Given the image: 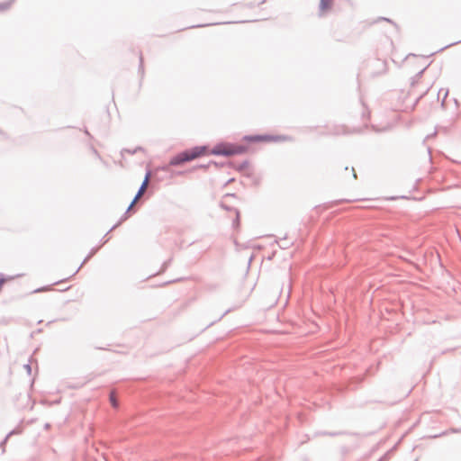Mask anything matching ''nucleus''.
<instances>
[{
    "instance_id": "f257e3e1",
    "label": "nucleus",
    "mask_w": 461,
    "mask_h": 461,
    "mask_svg": "<svg viewBox=\"0 0 461 461\" xmlns=\"http://www.w3.org/2000/svg\"><path fill=\"white\" fill-rule=\"evenodd\" d=\"M247 150L248 148L244 145L221 142L215 145L210 153L213 155H221L229 157L243 154Z\"/></svg>"
},
{
    "instance_id": "20e7f679",
    "label": "nucleus",
    "mask_w": 461,
    "mask_h": 461,
    "mask_svg": "<svg viewBox=\"0 0 461 461\" xmlns=\"http://www.w3.org/2000/svg\"><path fill=\"white\" fill-rule=\"evenodd\" d=\"M149 176H150V173H148L145 176V179L138 192V194H136L135 198L133 199L132 203H131L130 207L129 208H131L134 203L141 197V195L144 194V192L146 191L147 189V186L149 185Z\"/></svg>"
},
{
    "instance_id": "39448f33",
    "label": "nucleus",
    "mask_w": 461,
    "mask_h": 461,
    "mask_svg": "<svg viewBox=\"0 0 461 461\" xmlns=\"http://www.w3.org/2000/svg\"><path fill=\"white\" fill-rule=\"evenodd\" d=\"M333 5V0H321L320 9L322 13L329 11Z\"/></svg>"
},
{
    "instance_id": "f03ea898",
    "label": "nucleus",
    "mask_w": 461,
    "mask_h": 461,
    "mask_svg": "<svg viewBox=\"0 0 461 461\" xmlns=\"http://www.w3.org/2000/svg\"><path fill=\"white\" fill-rule=\"evenodd\" d=\"M206 153V147H195L191 149L185 150L173 158L170 161V164L175 166L180 165L182 163L200 158L205 155Z\"/></svg>"
},
{
    "instance_id": "0eeeda50",
    "label": "nucleus",
    "mask_w": 461,
    "mask_h": 461,
    "mask_svg": "<svg viewBox=\"0 0 461 461\" xmlns=\"http://www.w3.org/2000/svg\"><path fill=\"white\" fill-rule=\"evenodd\" d=\"M50 290H51L50 286H45V287H42V288H41V289H37V290H35V292H36V293H37V292H48V291H50Z\"/></svg>"
},
{
    "instance_id": "6e6552de",
    "label": "nucleus",
    "mask_w": 461,
    "mask_h": 461,
    "mask_svg": "<svg viewBox=\"0 0 461 461\" xmlns=\"http://www.w3.org/2000/svg\"><path fill=\"white\" fill-rule=\"evenodd\" d=\"M11 5V3L8 4H1L0 5V10H5Z\"/></svg>"
},
{
    "instance_id": "7ed1b4c3",
    "label": "nucleus",
    "mask_w": 461,
    "mask_h": 461,
    "mask_svg": "<svg viewBox=\"0 0 461 461\" xmlns=\"http://www.w3.org/2000/svg\"><path fill=\"white\" fill-rule=\"evenodd\" d=\"M247 142H271L281 140V137L271 135H250L245 136L243 139Z\"/></svg>"
},
{
    "instance_id": "423d86ee",
    "label": "nucleus",
    "mask_w": 461,
    "mask_h": 461,
    "mask_svg": "<svg viewBox=\"0 0 461 461\" xmlns=\"http://www.w3.org/2000/svg\"><path fill=\"white\" fill-rule=\"evenodd\" d=\"M110 402H111V404L113 405V407L116 408L118 406V402H117V400H116L114 393H111V394H110Z\"/></svg>"
}]
</instances>
